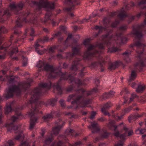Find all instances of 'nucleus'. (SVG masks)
Masks as SVG:
<instances>
[{
	"label": "nucleus",
	"mask_w": 146,
	"mask_h": 146,
	"mask_svg": "<svg viewBox=\"0 0 146 146\" xmlns=\"http://www.w3.org/2000/svg\"><path fill=\"white\" fill-rule=\"evenodd\" d=\"M116 14H117V13L116 12H113V13H112L111 14L110 16L111 17H112L116 15Z\"/></svg>",
	"instance_id": "69168bd1"
},
{
	"label": "nucleus",
	"mask_w": 146,
	"mask_h": 146,
	"mask_svg": "<svg viewBox=\"0 0 146 146\" xmlns=\"http://www.w3.org/2000/svg\"><path fill=\"white\" fill-rule=\"evenodd\" d=\"M84 68H83V69L81 70L80 73V76H82L84 75V73L83 72V70Z\"/></svg>",
	"instance_id": "0e129e2a"
},
{
	"label": "nucleus",
	"mask_w": 146,
	"mask_h": 146,
	"mask_svg": "<svg viewBox=\"0 0 146 146\" xmlns=\"http://www.w3.org/2000/svg\"><path fill=\"white\" fill-rule=\"evenodd\" d=\"M24 6V4L22 2L16 4L15 2H13L10 3L9 8V9L5 10L4 12V16L7 15L10 16L11 15L12 12H14L16 14H18V10L21 9Z\"/></svg>",
	"instance_id": "9b49d317"
},
{
	"label": "nucleus",
	"mask_w": 146,
	"mask_h": 146,
	"mask_svg": "<svg viewBox=\"0 0 146 146\" xmlns=\"http://www.w3.org/2000/svg\"><path fill=\"white\" fill-rule=\"evenodd\" d=\"M114 93L115 92H114L112 91H110V92L108 93L110 97L113 96L114 95Z\"/></svg>",
	"instance_id": "bf43d9fd"
},
{
	"label": "nucleus",
	"mask_w": 146,
	"mask_h": 146,
	"mask_svg": "<svg viewBox=\"0 0 146 146\" xmlns=\"http://www.w3.org/2000/svg\"><path fill=\"white\" fill-rule=\"evenodd\" d=\"M58 138V140L62 139V140H64L65 141H66V137L64 136L63 135H60Z\"/></svg>",
	"instance_id": "864d4df0"
},
{
	"label": "nucleus",
	"mask_w": 146,
	"mask_h": 146,
	"mask_svg": "<svg viewBox=\"0 0 146 146\" xmlns=\"http://www.w3.org/2000/svg\"><path fill=\"white\" fill-rule=\"evenodd\" d=\"M29 144L27 141L22 142L20 146H29Z\"/></svg>",
	"instance_id": "49530a36"
},
{
	"label": "nucleus",
	"mask_w": 146,
	"mask_h": 146,
	"mask_svg": "<svg viewBox=\"0 0 146 146\" xmlns=\"http://www.w3.org/2000/svg\"><path fill=\"white\" fill-rule=\"evenodd\" d=\"M48 40V37L47 36L44 37L43 39H40L38 40L37 42L35 44V49L36 52L38 54H43L44 51L45 50V49L40 50V48H42V46H40L39 44V43H41L44 42L45 41H47Z\"/></svg>",
	"instance_id": "ddd939ff"
},
{
	"label": "nucleus",
	"mask_w": 146,
	"mask_h": 146,
	"mask_svg": "<svg viewBox=\"0 0 146 146\" xmlns=\"http://www.w3.org/2000/svg\"><path fill=\"white\" fill-rule=\"evenodd\" d=\"M135 17L133 16H131V17L129 18V19L128 21V23H129L130 22L133 20L134 19Z\"/></svg>",
	"instance_id": "5fc2aeb1"
},
{
	"label": "nucleus",
	"mask_w": 146,
	"mask_h": 146,
	"mask_svg": "<svg viewBox=\"0 0 146 146\" xmlns=\"http://www.w3.org/2000/svg\"><path fill=\"white\" fill-rule=\"evenodd\" d=\"M35 33V31L34 30V29H32L31 28V32L30 33V36H34V33Z\"/></svg>",
	"instance_id": "6e6d98bb"
},
{
	"label": "nucleus",
	"mask_w": 146,
	"mask_h": 146,
	"mask_svg": "<svg viewBox=\"0 0 146 146\" xmlns=\"http://www.w3.org/2000/svg\"><path fill=\"white\" fill-rule=\"evenodd\" d=\"M65 135L69 136L70 137H72L75 135L76 136L78 135L77 133H76L75 131L71 129H66L65 132Z\"/></svg>",
	"instance_id": "412c9836"
},
{
	"label": "nucleus",
	"mask_w": 146,
	"mask_h": 146,
	"mask_svg": "<svg viewBox=\"0 0 146 146\" xmlns=\"http://www.w3.org/2000/svg\"><path fill=\"white\" fill-rule=\"evenodd\" d=\"M36 66L41 68L43 70L48 72L47 77L49 79L53 78L60 76L61 79L64 80H69L71 83L74 82L78 86H80L84 84L79 79L75 80L74 78L71 75L68 76V74L66 73H62L57 68H54L52 66L50 65L45 62L44 61H39L37 63Z\"/></svg>",
	"instance_id": "7ed1b4c3"
},
{
	"label": "nucleus",
	"mask_w": 146,
	"mask_h": 146,
	"mask_svg": "<svg viewBox=\"0 0 146 146\" xmlns=\"http://www.w3.org/2000/svg\"><path fill=\"white\" fill-rule=\"evenodd\" d=\"M21 115V113H19L16 115V116H13L11 118V120L13 122L17 121L18 119H19L20 116Z\"/></svg>",
	"instance_id": "c9c22d12"
},
{
	"label": "nucleus",
	"mask_w": 146,
	"mask_h": 146,
	"mask_svg": "<svg viewBox=\"0 0 146 146\" xmlns=\"http://www.w3.org/2000/svg\"><path fill=\"white\" fill-rule=\"evenodd\" d=\"M119 49L117 47H113L112 48H109L108 52L112 53L117 51Z\"/></svg>",
	"instance_id": "4c0bfd02"
},
{
	"label": "nucleus",
	"mask_w": 146,
	"mask_h": 146,
	"mask_svg": "<svg viewBox=\"0 0 146 146\" xmlns=\"http://www.w3.org/2000/svg\"><path fill=\"white\" fill-rule=\"evenodd\" d=\"M144 14V13L143 12V11H141L140 12V13H139V14H138L137 15V17H138V18H139V17L140 16L142 15H143Z\"/></svg>",
	"instance_id": "e2e57ef3"
},
{
	"label": "nucleus",
	"mask_w": 146,
	"mask_h": 146,
	"mask_svg": "<svg viewBox=\"0 0 146 146\" xmlns=\"http://www.w3.org/2000/svg\"><path fill=\"white\" fill-rule=\"evenodd\" d=\"M135 65V67L137 68V69H138L139 67L141 68L144 66L145 64L143 60H141L139 62L136 64Z\"/></svg>",
	"instance_id": "7c9ffc66"
},
{
	"label": "nucleus",
	"mask_w": 146,
	"mask_h": 146,
	"mask_svg": "<svg viewBox=\"0 0 146 146\" xmlns=\"http://www.w3.org/2000/svg\"><path fill=\"white\" fill-rule=\"evenodd\" d=\"M55 57H56L57 58H58V59H60L62 58V56L61 54H57V56H56V57L52 56L50 58V59L53 58V59H56Z\"/></svg>",
	"instance_id": "8fccbe9b"
},
{
	"label": "nucleus",
	"mask_w": 146,
	"mask_h": 146,
	"mask_svg": "<svg viewBox=\"0 0 146 146\" xmlns=\"http://www.w3.org/2000/svg\"><path fill=\"white\" fill-rule=\"evenodd\" d=\"M132 107L131 106H130L129 108L125 109L123 110L122 113V115L121 116H119L117 115H115L113 114H112V116L115 118L116 120H118L121 119L123 117L126 113L129 112L132 109Z\"/></svg>",
	"instance_id": "dca6fc26"
},
{
	"label": "nucleus",
	"mask_w": 146,
	"mask_h": 146,
	"mask_svg": "<svg viewBox=\"0 0 146 146\" xmlns=\"http://www.w3.org/2000/svg\"><path fill=\"white\" fill-rule=\"evenodd\" d=\"M135 46L137 48V50L136 51V52L138 54L137 56L138 58H140L142 54L144 51L143 48L145 46V45L144 44H142L140 41H138L130 46V47L131 48H133Z\"/></svg>",
	"instance_id": "4468645a"
},
{
	"label": "nucleus",
	"mask_w": 146,
	"mask_h": 146,
	"mask_svg": "<svg viewBox=\"0 0 146 146\" xmlns=\"http://www.w3.org/2000/svg\"><path fill=\"white\" fill-rule=\"evenodd\" d=\"M29 13L23 12L21 13L19 17L16 21V23L17 27H21L23 26L24 22L25 23H33L34 24L37 25L38 23L37 19L35 18L29 21L26 19V18L29 15Z\"/></svg>",
	"instance_id": "9d476101"
},
{
	"label": "nucleus",
	"mask_w": 146,
	"mask_h": 146,
	"mask_svg": "<svg viewBox=\"0 0 146 146\" xmlns=\"http://www.w3.org/2000/svg\"><path fill=\"white\" fill-rule=\"evenodd\" d=\"M127 1H125V2H123V3L125 6V9L128 10L129 9V6H130L131 7H133L134 5V3L133 2H131L130 4H127ZM119 18L121 20H122L124 19V18L127 16V15L126 14L125 11L124 10V8H123L119 11V13L118 15Z\"/></svg>",
	"instance_id": "f8f14e48"
},
{
	"label": "nucleus",
	"mask_w": 146,
	"mask_h": 146,
	"mask_svg": "<svg viewBox=\"0 0 146 146\" xmlns=\"http://www.w3.org/2000/svg\"><path fill=\"white\" fill-rule=\"evenodd\" d=\"M65 4L69 5L70 7L66 8V10L67 12H69L74 9V6L76 5L79 4L76 2V0H65Z\"/></svg>",
	"instance_id": "2eb2a0df"
},
{
	"label": "nucleus",
	"mask_w": 146,
	"mask_h": 146,
	"mask_svg": "<svg viewBox=\"0 0 146 146\" xmlns=\"http://www.w3.org/2000/svg\"><path fill=\"white\" fill-rule=\"evenodd\" d=\"M138 6L141 8H146V0H141L138 3Z\"/></svg>",
	"instance_id": "c756f323"
},
{
	"label": "nucleus",
	"mask_w": 146,
	"mask_h": 146,
	"mask_svg": "<svg viewBox=\"0 0 146 146\" xmlns=\"http://www.w3.org/2000/svg\"><path fill=\"white\" fill-rule=\"evenodd\" d=\"M57 48V46H55L53 47H50L49 48V52L50 53L53 52H54V50L55 49H56Z\"/></svg>",
	"instance_id": "79ce46f5"
},
{
	"label": "nucleus",
	"mask_w": 146,
	"mask_h": 146,
	"mask_svg": "<svg viewBox=\"0 0 146 146\" xmlns=\"http://www.w3.org/2000/svg\"><path fill=\"white\" fill-rule=\"evenodd\" d=\"M66 29L65 27L64 26H61L60 27V29L62 31H64Z\"/></svg>",
	"instance_id": "052dcab7"
},
{
	"label": "nucleus",
	"mask_w": 146,
	"mask_h": 146,
	"mask_svg": "<svg viewBox=\"0 0 146 146\" xmlns=\"http://www.w3.org/2000/svg\"><path fill=\"white\" fill-rule=\"evenodd\" d=\"M119 64V62H116L113 63H111L109 64L108 69L111 70L115 69L116 68Z\"/></svg>",
	"instance_id": "bb28decb"
},
{
	"label": "nucleus",
	"mask_w": 146,
	"mask_h": 146,
	"mask_svg": "<svg viewBox=\"0 0 146 146\" xmlns=\"http://www.w3.org/2000/svg\"><path fill=\"white\" fill-rule=\"evenodd\" d=\"M73 89V87L72 86H70L67 88V91L68 92H70Z\"/></svg>",
	"instance_id": "13d9d810"
},
{
	"label": "nucleus",
	"mask_w": 146,
	"mask_h": 146,
	"mask_svg": "<svg viewBox=\"0 0 146 146\" xmlns=\"http://www.w3.org/2000/svg\"><path fill=\"white\" fill-rule=\"evenodd\" d=\"M138 101L141 103H144L146 102V98L145 96H141L140 97L137 96Z\"/></svg>",
	"instance_id": "f704fd0d"
},
{
	"label": "nucleus",
	"mask_w": 146,
	"mask_h": 146,
	"mask_svg": "<svg viewBox=\"0 0 146 146\" xmlns=\"http://www.w3.org/2000/svg\"><path fill=\"white\" fill-rule=\"evenodd\" d=\"M137 96L134 93L132 94L130 99V102L133 101L135 98H137Z\"/></svg>",
	"instance_id": "37998d69"
},
{
	"label": "nucleus",
	"mask_w": 146,
	"mask_h": 146,
	"mask_svg": "<svg viewBox=\"0 0 146 146\" xmlns=\"http://www.w3.org/2000/svg\"><path fill=\"white\" fill-rule=\"evenodd\" d=\"M23 108H24L23 106H22L21 107H20V108H17L15 110V111L16 112L18 111H19V110H22V109H23Z\"/></svg>",
	"instance_id": "680f3d73"
},
{
	"label": "nucleus",
	"mask_w": 146,
	"mask_h": 146,
	"mask_svg": "<svg viewBox=\"0 0 146 146\" xmlns=\"http://www.w3.org/2000/svg\"><path fill=\"white\" fill-rule=\"evenodd\" d=\"M136 76V74L134 70L132 71L131 76L128 80L129 82H131L132 80H134Z\"/></svg>",
	"instance_id": "2f4dec72"
},
{
	"label": "nucleus",
	"mask_w": 146,
	"mask_h": 146,
	"mask_svg": "<svg viewBox=\"0 0 146 146\" xmlns=\"http://www.w3.org/2000/svg\"><path fill=\"white\" fill-rule=\"evenodd\" d=\"M43 31L46 33H48L49 32L48 30L46 28H44L43 29Z\"/></svg>",
	"instance_id": "774afa93"
},
{
	"label": "nucleus",
	"mask_w": 146,
	"mask_h": 146,
	"mask_svg": "<svg viewBox=\"0 0 146 146\" xmlns=\"http://www.w3.org/2000/svg\"><path fill=\"white\" fill-rule=\"evenodd\" d=\"M128 28V26L127 25H121L119 28V30L121 31H124L127 30Z\"/></svg>",
	"instance_id": "58836bf2"
},
{
	"label": "nucleus",
	"mask_w": 146,
	"mask_h": 146,
	"mask_svg": "<svg viewBox=\"0 0 146 146\" xmlns=\"http://www.w3.org/2000/svg\"><path fill=\"white\" fill-rule=\"evenodd\" d=\"M61 35V33L60 32H58L56 33L54 35H53V37L52 38H50V40H52L54 38V37H55L56 36H60Z\"/></svg>",
	"instance_id": "de8ad7c7"
},
{
	"label": "nucleus",
	"mask_w": 146,
	"mask_h": 146,
	"mask_svg": "<svg viewBox=\"0 0 146 146\" xmlns=\"http://www.w3.org/2000/svg\"><path fill=\"white\" fill-rule=\"evenodd\" d=\"M110 20L108 19L105 18L103 21V24L105 26L104 27L96 26L94 27L95 29L99 30L98 33L103 31H109L106 35L102 36V42H97L95 45L91 44H90V39L87 38L84 40L83 43L87 49V50L84 53L83 57L85 59H89L94 56H98L99 62L92 63L91 66L94 67L99 65L101 67L102 72L104 70L102 65L105 63V61L104 58L100 55V54L103 52L102 50L104 49V45L113 46L120 42L124 43L127 40L126 37L122 38L121 34L113 36L110 35L112 31L109 29L110 26Z\"/></svg>",
	"instance_id": "f257e3e1"
},
{
	"label": "nucleus",
	"mask_w": 146,
	"mask_h": 146,
	"mask_svg": "<svg viewBox=\"0 0 146 146\" xmlns=\"http://www.w3.org/2000/svg\"><path fill=\"white\" fill-rule=\"evenodd\" d=\"M115 121L114 120H110L109 123L107 124V127L110 129L114 131V134L116 137H119L120 140L114 146H123L124 142L125 140V137L127 136V133H128V136L132 135L133 131L132 130H129L125 126H124L123 130L125 131V133L120 135L118 131L117 130V126L114 125Z\"/></svg>",
	"instance_id": "0eeeda50"
},
{
	"label": "nucleus",
	"mask_w": 146,
	"mask_h": 146,
	"mask_svg": "<svg viewBox=\"0 0 146 146\" xmlns=\"http://www.w3.org/2000/svg\"><path fill=\"white\" fill-rule=\"evenodd\" d=\"M56 125L57 126L53 128L52 131L51 133V135L49 137H48L45 139L44 141L45 145L43 146H46L49 144L52 141L53 139L52 135H57L59 133L61 127L63 126L64 122L60 119L59 121L55 122Z\"/></svg>",
	"instance_id": "1a4fd4ad"
},
{
	"label": "nucleus",
	"mask_w": 146,
	"mask_h": 146,
	"mask_svg": "<svg viewBox=\"0 0 146 146\" xmlns=\"http://www.w3.org/2000/svg\"><path fill=\"white\" fill-rule=\"evenodd\" d=\"M81 48V47L80 45H77L76 46L73 48L72 49L73 53L72 54L70 52L68 53L67 54V57H72L74 54H79V49Z\"/></svg>",
	"instance_id": "a211bd4d"
},
{
	"label": "nucleus",
	"mask_w": 146,
	"mask_h": 146,
	"mask_svg": "<svg viewBox=\"0 0 146 146\" xmlns=\"http://www.w3.org/2000/svg\"><path fill=\"white\" fill-rule=\"evenodd\" d=\"M64 114L65 115H70L71 116L70 118H75L77 117V116L76 115H73L71 112H68L67 113L66 112H65L64 113Z\"/></svg>",
	"instance_id": "a19ab883"
},
{
	"label": "nucleus",
	"mask_w": 146,
	"mask_h": 146,
	"mask_svg": "<svg viewBox=\"0 0 146 146\" xmlns=\"http://www.w3.org/2000/svg\"><path fill=\"white\" fill-rule=\"evenodd\" d=\"M69 146H80L82 145L81 142L79 141L73 145L69 144Z\"/></svg>",
	"instance_id": "a18cd8bd"
},
{
	"label": "nucleus",
	"mask_w": 146,
	"mask_h": 146,
	"mask_svg": "<svg viewBox=\"0 0 146 146\" xmlns=\"http://www.w3.org/2000/svg\"><path fill=\"white\" fill-rule=\"evenodd\" d=\"M98 89L97 88L93 89L92 91H87L83 89H80L78 90V91L82 94L81 96L76 94L70 95L68 98V101H70L71 100H74L72 102V106L68 107V108H73L76 109L79 107H87L88 105L91 102V100L90 99L86 100L85 95H89L92 93L93 92H96L98 91Z\"/></svg>",
	"instance_id": "39448f33"
},
{
	"label": "nucleus",
	"mask_w": 146,
	"mask_h": 146,
	"mask_svg": "<svg viewBox=\"0 0 146 146\" xmlns=\"http://www.w3.org/2000/svg\"><path fill=\"white\" fill-rule=\"evenodd\" d=\"M59 102L61 106L62 107H64L65 106L64 102L63 100H61Z\"/></svg>",
	"instance_id": "4d7b16f0"
},
{
	"label": "nucleus",
	"mask_w": 146,
	"mask_h": 146,
	"mask_svg": "<svg viewBox=\"0 0 146 146\" xmlns=\"http://www.w3.org/2000/svg\"><path fill=\"white\" fill-rule=\"evenodd\" d=\"M63 143L60 140H58V141H55L50 146H62Z\"/></svg>",
	"instance_id": "72a5a7b5"
},
{
	"label": "nucleus",
	"mask_w": 146,
	"mask_h": 146,
	"mask_svg": "<svg viewBox=\"0 0 146 146\" xmlns=\"http://www.w3.org/2000/svg\"><path fill=\"white\" fill-rule=\"evenodd\" d=\"M56 114V113L54 112L52 113H51L50 114H48L45 115H44L43 117V119L44 120L46 121H48L49 119H50L53 117L54 114Z\"/></svg>",
	"instance_id": "cd10ccee"
},
{
	"label": "nucleus",
	"mask_w": 146,
	"mask_h": 146,
	"mask_svg": "<svg viewBox=\"0 0 146 146\" xmlns=\"http://www.w3.org/2000/svg\"><path fill=\"white\" fill-rule=\"evenodd\" d=\"M60 81H59L57 83L54 84L53 87L54 90H56L57 91L58 94H61L62 93V90L60 86Z\"/></svg>",
	"instance_id": "5701e85b"
},
{
	"label": "nucleus",
	"mask_w": 146,
	"mask_h": 146,
	"mask_svg": "<svg viewBox=\"0 0 146 146\" xmlns=\"http://www.w3.org/2000/svg\"><path fill=\"white\" fill-rule=\"evenodd\" d=\"M57 99L55 98L51 100H48L46 104V106H48L49 105H50L52 106H54L56 104Z\"/></svg>",
	"instance_id": "a878e982"
},
{
	"label": "nucleus",
	"mask_w": 146,
	"mask_h": 146,
	"mask_svg": "<svg viewBox=\"0 0 146 146\" xmlns=\"http://www.w3.org/2000/svg\"><path fill=\"white\" fill-rule=\"evenodd\" d=\"M143 114L139 115L138 114H131L128 117L129 121L131 123L136 120L138 118L140 117L143 116Z\"/></svg>",
	"instance_id": "aec40b11"
},
{
	"label": "nucleus",
	"mask_w": 146,
	"mask_h": 146,
	"mask_svg": "<svg viewBox=\"0 0 146 146\" xmlns=\"http://www.w3.org/2000/svg\"><path fill=\"white\" fill-rule=\"evenodd\" d=\"M6 78L8 82V85L9 86L8 89L6 90L5 97L7 98L12 97L15 94L18 95L22 91H25L30 86V84L33 81L32 79L29 78L27 82L19 83L16 86L13 84L15 78L13 76H7Z\"/></svg>",
	"instance_id": "20e7f679"
},
{
	"label": "nucleus",
	"mask_w": 146,
	"mask_h": 146,
	"mask_svg": "<svg viewBox=\"0 0 146 146\" xmlns=\"http://www.w3.org/2000/svg\"><path fill=\"white\" fill-rule=\"evenodd\" d=\"M130 54L131 52H129L127 51H126L123 54L124 60L126 62L129 63L131 61V59L129 57Z\"/></svg>",
	"instance_id": "b1692460"
},
{
	"label": "nucleus",
	"mask_w": 146,
	"mask_h": 146,
	"mask_svg": "<svg viewBox=\"0 0 146 146\" xmlns=\"http://www.w3.org/2000/svg\"><path fill=\"white\" fill-rule=\"evenodd\" d=\"M72 35L71 34H69L68 35V37L65 41V44H66V43L69 41L72 38Z\"/></svg>",
	"instance_id": "09e8293b"
},
{
	"label": "nucleus",
	"mask_w": 146,
	"mask_h": 146,
	"mask_svg": "<svg viewBox=\"0 0 146 146\" xmlns=\"http://www.w3.org/2000/svg\"><path fill=\"white\" fill-rule=\"evenodd\" d=\"M120 21L118 20H116L114 22L112 23L111 27H116L119 23Z\"/></svg>",
	"instance_id": "ea45409f"
},
{
	"label": "nucleus",
	"mask_w": 146,
	"mask_h": 146,
	"mask_svg": "<svg viewBox=\"0 0 146 146\" xmlns=\"http://www.w3.org/2000/svg\"><path fill=\"white\" fill-rule=\"evenodd\" d=\"M111 106L110 102H108L105 104L101 109L102 112L106 115L110 116V114L106 111V110L109 108Z\"/></svg>",
	"instance_id": "6ab92c4d"
},
{
	"label": "nucleus",
	"mask_w": 146,
	"mask_h": 146,
	"mask_svg": "<svg viewBox=\"0 0 146 146\" xmlns=\"http://www.w3.org/2000/svg\"><path fill=\"white\" fill-rule=\"evenodd\" d=\"M136 133L137 134H144L145 133V134L142 135V137L143 138H145V137H146V129H137L135 131Z\"/></svg>",
	"instance_id": "c85d7f7f"
},
{
	"label": "nucleus",
	"mask_w": 146,
	"mask_h": 146,
	"mask_svg": "<svg viewBox=\"0 0 146 146\" xmlns=\"http://www.w3.org/2000/svg\"><path fill=\"white\" fill-rule=\"evenodd\" d=\"M81 60V58H77L73 61L72 66L71 68V70L74 71L77 70L78 69L77 65L79 64V62Z\"/></svg>",
	"instance_id": "4be33fe9"
},
{
	"label": "nucleus",
	"mask_w": 146,
	"mask_h": 146,
	"mask_svg": "<svg viewBox=\"0 0 146 146\" xmlns=\"http://www.w3.org/2000/svg\"><path fill=\"white\" fill-rule=\"evenodd\" d=\"M51 86L50 81L48 83L41 82L38 88L35 89L31 92L32 96L29 100V103L32 105V109L28 112L29 117H30L29 129H32L37 122L38 117L36 114L38 112V109L36 106V102L39 97L42 95V92L44 90H46L50 89Z\"/></svg>",
	"instance_id": "f03ea898"
},
{
	"label": "nucleus",
	"mask_w": 146,
	"mask_h": 146,
	"mask_svg": "<svg viewBox=\"0 0 146 146\" xmlns=\"http://www.w3.org/2000/svg\"><path fill=\"white\" fill-rule=\"evenodd\" d=\"M110 134L106 130L102 131L101 135L102 138H106L108 137Z\"/></svg>",
	"instance_id": "473e14b6"
},
{
	"label": "nucleus",
	"mask_w": 146,
	"mask_h": 146,
	"mask_svg": "<svg viewBox=\"0 0 146 146\" xmlns=\"http://www.w3.org/2000/svg\"><path fill=\"white\" fill-rule=\"evenodd\" d=\"M96 113L95 112H92L91 113V116L90 117V118L91 119H93L96 115Z\"/></svg>",
	"instance_id": "603ef678"
},
{
	"label": "nucleus",
	"mask_w": 146,
	"mask_h": 146,
	"mask_svg": "<svg viewBox=\"0 0 146 146\" xmlns=\"http://www.w3.org/2000/svg\"><path fill=\"white\" fill-rule=\"evenodd\" d=\"M88 128L91 129L92 133L97 132L100 130V129L97 123L95 122H92L91 125L88 127Z\"/></svg>",
	"instance_id": "f3484780"
},
{
	"label": "nucleus",
	"mask_w": 146,
	"mask_h": 146,
	"mask_svg": "<svg viewBox=\"0 0 146 146\" xmlns=\"http://www.w3.org/2000/svg\"><path fill=\"white\" fill-rule=\"evenodd\" d=\"M32 2L37 7L34 15L35 16L40 13L42 8H45L46 9L47 12L44 18L41 19V23L43 24H45L48 20H50V17L52 13L50 11L54 8V3L48 2L47 0H40L38 2L35 1H32Z\"/></svg>",
	"instance_id": "423d86ee"
},
{
	"label": "nucleus",
	"mask_w": 146,
	"mask_h": 146,
	"mask_svg": "<svg viewBox=\"0 0 146 146\" xmlns=\"http://www.w3.org/2000/svg\"><path fill=\"white\" fill-rule=\"evenodd\" d=\"M23 57V66H26L27 63V60L28 59L26 57Z\"/></svg>",
	"instance_id": "c03bdc74"
},
{
	"label": "nucleus",
	"mask_w": 146,
	"mask_h": 146,
	"mask_svg": "<svg viewBox=\"0 0 146 146\" xmlns=\"http://www.w3.org/2000/svg\"><path fill=\"white\" fill-rule=\"evenodd\" d=\"M13 102H12L7 104L5 109V113L6 114L11 112L12 110L11 107L13 106Z\"/></svg>",
	"instance_id": "393cba45"
},
{
	"label": "nucleus",
	"mask_w": 146,
	"mask_h": 146,
	"mask_svg": "<svg viewBox=\"0 0 146 146\" xmlns=\"http://www.w3.org/2000/svg\"><path fill=\"white\" fill-rule=\"evenodd\" d=\"M145 89V87L140 85L138 86V88L136 90L137 92H142Z\"/></svg>",
	"instance_id": "e433bc0d"
},
{
	"label": "nucleus",
	"mask_w": 146,
	"mask_h": 146,
	"mask_svg": "<svg viewBox=\"0 0 146 146\" xmlns=\"http://www.w3.org/2000/svg\"><path fill=\"white\" fill-rule=\"evenodd\" d=\"M103 98L104 99H106L110 98L108 93H106L103 95Z\"/></svg>",
	"instance_id": "3c124183"
},
{
	"label": "nucleus",
	"mask_w": 146,
	"mask_h": 146,
	"mask_svg": "<svg viewBox=\"0 0 146 146\" xmlns=\"http://www.w3.org/2000/svg\"><path fill=\"white\" fill-rule=\"evenodd\" d=\"M5 127L7 128L9 131H11L13 130H17V131L15 132L16 135L12 140H9L7 142L5 145V146H13L14 145L15 140H22L24 137L25 136L23 133V131L19 130L18 127L17 125H14L13 123H6Z\"/></svg>",
	"instance_id": "6e6552de"
},
{
	"label": "nucleus",
	"mask_w": 146,
	"mask_h": 146,
	"mask_svg": "<svg viewBox=\"0 0 146 146\" xmlns=\"http://www.w3.org/2000/svg\"><path fill=\"white\" fill-rule=\"evenodd\" d=\"M117 3V1H114L112 5L113 6H115Z\"/></svg>",
	"instance_id": "338daca9"
}]
</instances>
